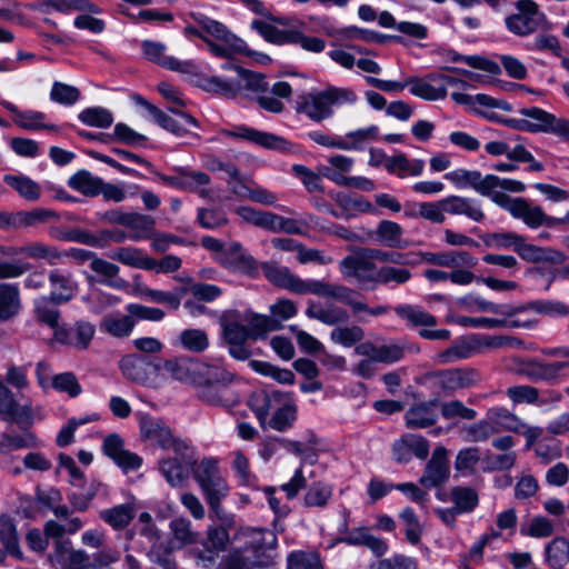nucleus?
<instances>
[{
    "label": "nucleus",
    "mask_w": 569,
    "mask_h": 569,
    "mask_svg": "<svg viewBox=\"0 0 569 569\" xmlns=\"http://www.w3.org/2000/svg\"><path fill=\"white\" fill-rule=\"evenodd\" d=\"M44 418L42 408L33 406L30 399L20 403L13 396L12 391L0 380V419L8 422L17 423L20 429H29L34 421Z\"/></svg>",
    "instance_id": "nucleus-11"
},
{
    "label": "nucleus",
    "mask_w": 569,
    "mask_h": 569,
    "mask_svg": "<svg viewBox=\"0 0 569 569\" xmlns=\"http://www.w3.org/2000/svg\"><path fill=\"white\" fill-rule=\"evenodd\" d=\"M376 239L381 246L391 249H406L409 241L403 238L402 227L391 220H381L375 231H367V241Z\"/></svg>",
    "instance_id": "nucleus-27"
},
{
    "label": "nucleus",
    "mask_w": 569,
    "mask_h": 569,
    "mask_svg": "<svg viewBox=\"0 0 569 569\" xmlns=\"http://www.w3.org/2000/svg\"><path fill=\"white\" fill-rule=\"evenodd\" d=\"M163 369L171 378L192 386H198L208 379H223L220 367L211 366L190 357H180L167 360Z\"/></svg>",
    "instance_id": "nucleus-10"
},
{
    "label": "nucleus",
    "mask_w": 569,
    "mask_h": 569,
    "mask_svg": "<svg viewBox=\"0 0 569 569\" xmlns=\"http://www.w3.org/2000/svg\"><path fill=\"white\" fill-rule=\"evenodd\" d=\"M306 315L307 317L319 320L328 326L346 322L349 318L348 312L338 306H322L321 303L313 301L309 302L308 308L306 309Z\"/></svg>",
    "instance_id": "nucleus-37"
},
{
    "label": "nucleus",
    "mask_w": 569,
    "mask_h": 569,
    "mask_svg": "<svg viewBox=\"0 0 569 569\" xmlns=\"http://www.w3.org/2000/svg\"><path fill=\"white\" fill-rule=\"evenodd\" d=\"M50 284V298L57 303L70 301L78 292L79 284L73 274L60 269H53L48 276Z\"/></svg>",
    "instance_id": "nucleus-28"
},
{
    "label": "nucleus",
    "mask_w": 569,
    "mask_h": 569,
    "mask_svg": "<svg viewBox=\"0 0 569 569\" xmlns=\"http://www.w3.org/2000/svg\"><path fill=\"white\" fill-rule=\"evenodd\" d=\"M445 210L449 214L465 216L475 222L485 219V212L479 200L461 196H449L445 198Z\"/></svg>",
    "instance_id": "nucleus-30"
},
{
    "label": "nucleus",
    "mask_w": 569,
    "mask_h": 569,
    "mask_svg": "<svg viewBox=\"0 0 569 569\" xmlns=\"http://www.w3.org/2000/svg\"><path fill=\"white\" fill-rule=\"evenodd\" d=\"M174 458L159 460L158 468L166 481L173 488L182 487L188 478L193 460V450L187 445L182 452H174Z\"/></svg>",
    "instance_id": "nucleus-18"
},
{
    "label": "nucleus",
    "mask_w": 569,
    "mask_h": 569,
    "mask_svg": "<svg viewBox=\"0 0 569 569\" xmlns=\"http://www.w3.org/2000/svg\"><path fill=\"white\" fill-rule=\"evenodd\" d=\"M224 256L226 263L236 271L251 274L257 270L256 260L246 252L239 242L231 243Z\"/></svg>",
    "instance_id": "nucleus-43"
},
{
    "label": "nucleus",
    "mask_w": 569,
    "mask_h": 569,
    "mask_svg": "<svg viewBox=\"0 0 569 569\" xmlns=\"http://www.w3.org/2000/svg\"><path fill=\"white\" fill-rule=\"evenodd\" d=\"M170 545L172 548H182L197 542L198 532L193 530L191 521L186 517H174L169 522Z\"/></svg>",
    "instance_id": "nucleus-35"
},
{
    "label": "nucleus",
    "mask_w": 569,
    "mask_h": 569,
    "mask_svg": "<svg viewBox=\"0 0 569 569\" xmlns=\"http://www.w3.org/2000/svg\"><path fill=\"white\" fill-rule=\"evenodd\" d=\"M230 541L229 529L226 525L209 526L200 546L192 548L191 552L199 563L209 567L228 548Z\"/></svg>",
    "instance_id": "nucleus-15"
},
{
    "label": "nucleus",
    "mask_w": 569,
    "mask_h": 569,
    "mask_svg": "<svg viewBox=\"0 0 569 569\" xmlns=\"http://www.w3.org/2000/svg\"><path fill=\"white\" fill-rule=\"evenodd\" d=\"M220 322L227 343L246 342L248 339H251L240 312H226L221 317Z\"/></svg>",
    "instance_id": "nucleus-36"
},
{
    "label": "nucleus",
    "mask_w": 569,
    "mask_h": 569,
    "mask_svg": "<svg viewBox=\"0 0 569 569\" xmlns=\"http://www.w3.org/2000/svg\"><path fill=\"white\" fill-rule=\"evenodd\" d=\"M136 326L133 317L122 315L120 312H112L104 316L100 322V330L114 337V338H127L129 337Z\"/></svg>",
    "instance_id": "nucleus-34"
},
{
    "label": "nucleus",
    "mask_w": 569,
    "mask_h": 569,
    "mask_svg": "<svg viewBox=\"0 0 569 569\" xmlns=\"http://www.w3.org/2000/svg\"><path fill=\"white\" fill-rule=\"evenodd\" d=\"M90 269L101 276L100 283L113 289H124L128 283L124 279L118 278L120 269L117 264L99 258L98 256L90 262Z\"/></svg>",
    "instance_id": "nucleus-44"
},
{
    "label": "nucleus",
    "mask_w": 569,
    "mask_h": 569,
    "mask_svg": "<svg viewBox=\"0 0 569 569\" xmlns=\"http://www.w3.org/2000/svg\"><path fill=\"white\" fill-rule=\"evenodd\" d=\"M94 332L96 328L91 322L80 320L73 326L62 325L57 327L52 340L59 345L83 350L90 345Z\"/></svg>",
    "instance_id": "nucleus-19"
},
{
    "label": "nucleus",
    "mask_w": 569,
    "mask_h": 569,
    "mask_svg": "<svg viewBox=\"0 0 569 569\" xmlns=\"http://www.w3.org/2000/svg\"><path fill=\"white\" fill-rule=\"evenodd\" d=\"M410 92L427 101L442 100L447 97V90L439 82L430 80V74L423 79L409 78Z\"/></svg>",
    "instance_id": "nucleus-41"
},
{
    "label": "nucleus",
    "mask_w": 569,
    "mask_h": 569,
    "mask_svg": "<svg viewBox=\"0 0 569 569\" xmlns=\"http://www.w3.org/2000/svg\"><path fill=\"white\" fill-rule=\"evenodd\" d=\"M248 405L261 426L272 413L269 427L280 432L290 429L297 420L298 408L289 392L279 390L257 391L250 396Z\"/></svg>",
    "instance_id": "nucleus-1"
},
{
    "label": "nucleus",
    "mask_w": 569,
    "mask_h": 569,
    "mask_svg": "<svg viewBox=\"0 0 569 569\" xmlns=\"http://www.w3.org/2000/svg\"><path fill=\"white\" fill-rule=\"evenodd\" d=\"M356 291L349 287L331 283L328 297L350 306L353 312H368L371 316H381L389 311L387 306L368 307L366 303L356 299Z\"/></svg>",
    "instance_id": "nucleus-33"
},
{
    "label": "nucleus",
    "mask_w": 569,
    "mask_h": 569,
    "mask_svg": "<svg viewBox=\"0 0 569 569\" xmlns=\"http://www.w3.org/2000/svg\"><path fill=\"white\" fill-rule=\"evenodd\" d=\"M37 438L31 432L23 436L0 432V455H9L14 450L37 447Z\"/></svg>",
    "instance_id": "nucleus-59"
},
{
    "label": "nucleus",
    "mask_w": 569,
    "mask_h": 569,
    "mask_svg": "<svg viewBox=\"0 0 569 569\" xmlns=\"http://www.w3.org/2000/svg\"><path fill=\"white\" fill-rule=\"evenodd\" d=\"M395 311L412 327H432L437 323V319L419 306L400 305L395 308Z\"/></svg>",
    "instance_id": "nucleus-53"
},
{
    "label": "nucleus",
    "mask_w": 569,
    "mask_h": 569,
    "mask_svg": "<svg viewBox=\"0 0 569 569\" xmlns=\"http://www.w3.org/2000/svg\"><path fill=\"white\" fill-rule=\"evenodd\" d=\"M486 418L500 431L515 432L521 426V419L505 407H491L486 412Z\"/></svg>",
    "instance_id": "nucleus-49"
},
{
    "label": "nucleus",
    "mask_w": 569,
    "mask_h": 569,
    "mask_svg": "<svg viewBox=\"0 0 569 569\" xmlns=\"http://www.w3.org/2000/svg\"><path fill=\"white\" fill-rule=\"evenodd\" d=\"M102 181L87 170H79L69 178L68 186L86 197H96L100 194Z\"/></svg>",
    "instance_id": "nucleus-48"
},
{
    "label": "nucleus",
    "mask_w": 569,
    "mask_h": 569,
    "mask_svg": "<svg viewBox=\"0 0 569 569\" xmlns=\"http://www.w3.org/2000/svg\"><path fill=\"white\" fill-rule=\"evenodd\" d=\"M134 517V508L131 503H122L100 512V518L113 529H123Z\"/></svg>",
    "instance_id": "nucleus-52"
},
{
    "label": "nucleus",
    "mask_w": 569,
    "mask_h": 569,
    "mask_svg": "<svg viewBox=\"0 0 569 569\" xmlns=\"http://www.w3.org/2000/svg\"><path fill=\"white\" fill-rule=\"evenodd\" d=\"M223 379H208L199 382L197 388L198 398L210 406H229L238 401V396L229 385L233 381L234 375L220 367Z\"/></svg>",
    "instance_id": "nucleus-17"
},
{
    "label": "nucleus",
    "mask_w": 569,
    "mask_h": 569,
    "mask_svg": "<svg viewBox=\"0 0 569 569\" xmlns=\"http://www.w3.org/2000/svg\"><path fill=\"white\" fill-rule=\"evenodd\" d=\"M139 425L141 437L151 443L166 450L171 449L173 452L187 449V443L177 438L162 419L144 415L141 416Z\"/></svg>",
    "instance_id": "nucleus-16"
},
{
    "label": "nucleus",
    "mask_w": 569,
    "mask_h": 569,
    "mask_svg": "<svg viewBox=\"0 0 569 569\" xmlns=\"http://www.w3.org/2000/svg\"><path fill=\"white\" fill-rule=\"evenodd\" d=\"M20 295L16 284H0V320L4 321L19 312Z\"/></svg>",
    "instance_id": "nucleus-50"
},
{
    "label": "nucleus",
    "mask_w": 569,
    "mask_h": 569,
    "mask_svg": "<svg viewBox=\"0 0 569 569\" xmlns=\"http://www.w3.org/2000/svg\"><path fill=\"white\" fill-rule=\"evenodd\" d=\"M445 179L458 189L471 188L480 196L488 197L493 203L495 196L500 194L501 190L512 193H521L526 190V184L522 181L500 178L496 174L482 176L478 170L463 168L447 172Z\"/></svg>",
    "instance_id": "nucleus-5"
},
{
    "label": "nucleus",
    "mask_w": 569,
    "mask_h": 569,
    "mask_svg": "<svg viewBox=\"0 0 569 569\" xmlns=\"http://www.w3.org/2000/svg\"><path fill=\"white\" fill-rule=\"evenodd\" d=\"M569 366L567 361L543 362L537 359L522 361L519 373L531 381H555L560 378L561 372Z\"/></svg>",
    "instance_id": "nucleus-25"
},
{
    "label": "nucleus",
    "mask_w": 569,
    "mask_h": 569,
    "mask_svg": "<svg viewBox=\"0 0 569 569\" xmlns=\"http://www.w3.org/2000/svg\"><path fill=\"white\" fill-rule=\"evenodd\" d=\"M102 451L123 470H137L142 465L138 455L124 449V441L118 433H110L103 439Z\"/></svg>",
    "instance_id": "nucleus-21"
},
{
    "label": "nucleus",
    "mask_w": 569,
    "mask_h": 569,
    "mask_svg": "<svg viewBox=\"0 0 569 569\" xmlns=\"http://www.w3.org/2000/svg\"><path fill=\"white\" fill-rule=\"evenodd\" d=\"M60 214L46 208H34L29 211L7 213L3 211L1 228H27L44 223L51 219H59Z\"/></svg>",
    "instance_id": "nucleus-26"
},
{
    "label": "nucleus",
    "mask_w": 569,
    "mask_h": 569,
    "mask_svg": "<svg viewBox=\"0 0 569 569\" xmlns=\"http://www.w3.org/2000/svg\"><path fill=\"white\" fill-rule=\"evenodd\" d=\"M3 181L28 201H37L40 198V186L26 176L6 174Z\"/></svg>",
    "instance_id": "nucleus-55"
},
{
    "label": "nucleus",
    "mask_w": 569,
    "mask_h": 569,
    "mask_svg": "<svg viewBox=\"0 0 569 569\" xmlns=\"http://www.w3.org/2000/svg\"><path fill=\"white\" fill-rule=\"evenodd\" d=\"M194 20L201 30L187 26L184 34L201 39L214 57L232 59L236 54H250L247 43L220 21L202 14H197Z\"/></svg>",
    "instance_id": "nucleus-2"
},
{
    "label": "nucleus",
    "mask_w": 569,
    "mask_h": 569,
    "mask_svg": "<svg viewBox=\"0 0 569 569\" xmlns=\"http://www.w3.org/2000/svg\"><path fill=\"white\" fill-rule=\"evenodd\" d=\"M450 497L453 508L460 513L472 511L479 502L478 493L470 487H455L451 489Z\"/></svg>",
    "instance_id": "nucleus-62"
},
{
    "label": "nucleus",
    "mask_w": 569,
    "mask_h": 569,
    "mask_svg": "<svg viewBox=\"0 0 569 569\" xmlns=\"http://www.w3.org/2000/svg\"><path fill=\"white\" fill-rule=\"evenodd\" d=\"M480 381V375L472 368H450L427 372L422 383L437 397H447L459 389H467Z\"/></svg>",
    "instance_id": "nucleus-8"
},
{
    "label": "nucleus",
    "mask_w": 569,
    "mask_h": 569,
    "mask_svg": "<svg viewBox=\"0 0 569 569\" xmlns=\"http://www.w3.org/2000/svg\"><path fill=\"white\" fill-rule=\"evenodd\" d=\"M136 102L139 106L143 107L149 112V114L152 117V119L164 130H167L178 137H182L188 132V130H187L188 124H186L181 120L179 121V120L171 118L170 116L164 113L162 110H160L158 107L153 106L152 103H150L149 101L143 99L142 97L138 96L136 98Z\"/></svg>",
    "instance_id": "nucleus-38"
},
{
    "label": "nucleus",
    "mask_w": 569,
    "mask_h": 569,
    "mask_svg": "<svg viewBox=\"0 0 569 569\" xmlns=\"http://www.w3.org/2000/svg\"><path fill=\"white\" fill-rule=\"evenodd\" d=\"M191 471L210 510L219 519H223L221 501L228 496L229 486L221 475L219 460L214 457H204L201 460L193 458Z\"/></svg>",
    "instance_id": "nucleus-6"
},
{
    "label": "nucleus",
    "mask_w": 569,
    "mask_h": 569,
    "mask_svg": "<svg viewBox=\"0 0 569 569\" xmlns=\"http://www.w3.org/2000/svg\"><path fill=\"white\" fill-rule=\"evenodd\" d=\"M506 192L501 190L500 194H496L495 203L529 228L537 229L541 226L550 228V222H555L541 207L532 206L526 198H511Z\"/></svg>",
    "instance_id": "nucleus-12"
},
{
    "label": "nucleus",
    "mask_w": 569,
    "mask_h": 569,
    "mask_svg": "<svg viewBox=\"0 0 569 569\" xmlns=\"http://www.w3.org/2000/svg\"><path fill=\"white\" fill-rule=\"evenodd\" d=\"M179 345L190 352L200 353L209 347V338L206 331L190 328L182 330L178 336Z\"/></svg>",
    "instance_id": "nucleus-58"
},
{
    "label": "nucleus",
    "mask_w": 569,
    "mask_h": 569,
    "mask_svg": "<svg viewBox=\"0 0 569 569\" xmlns=\"http://www.w3.org/2000/svg\"><path fill=\"white\" fill-rule=\"evenodd\" d=\"M242 320L247 323L248 331L252 340L266 337L270 331L280 329V323L268 316L258 315L250 310L241 313Z\"/></svg>",
    "instance_id": "nucleus-42"
},
{
    "label": "nucleus",
    "mask_w": 569,
    "mask_h": 569,
    "mask_svg": "<svg viewBox=\"0 0 569 569\" xmlns=\"http://www.w3.org/2000/svg\"><path fill=\"white\" fill-rule=\"evenodd\" d=\"M536 312L550 318H562L569 315V306L559 300H535L517 306V315Z\"/></svg>",
    "instance_id": "nucleus-40"
},
{
    "label": "nucleus",
    "mask_w": 569,
    "mask_h": 569,
    "mask_svg": "<svg viewBox=\"0 0 569 569\" xmlns=\"http://www.w3.org/2000/svg\"><path fill=\"white\" fill-rule=\"evenodd\" d=\"M437 400L413 405L405 415L406 426L410 429H425L433 426L438 418Z\"/></svg>",
    "instance_id": "nucleus-29"
},
{
    "label": "nucleus",
    "mask_w": 569,
    "mask_h": 569,
    "mask_svg": "<svg viewBox=\"0 0 569 569\" xmlns=\"http://www.w3.org/2000/svg\"><path fill=\"white\" fill-rule=\"evenodd\" d=\"M449 473L448 450L439 446L433 450L419 482L427 489L436 488L448 480Z\"/></svg>",
    "instance_id": "nucleus-22"
},
{
    "label": "nucleus",
    "mask_w": 569,
    "mask_h": 569,
    "mask_svg": "<svg viewBox=\"0 0 569 569\" xmlns=\"http://www.w3.org/2000/svg\"><path fill=\"white\" fill-rule=\"evenodd\" d=\"M477 352L476 340H457L445 351L436 356V361L440 365L456 362L458 360L471 358Z\"/></svg>",
    "instance_id": "nucleus-47"
},
{
    "label": "nucleus",
    "mask_w": 569,
    "mask_h": 569,
    "mask_svg": "<svg viewBox=\"0 0 569 569\" xmlns=\"http://www.w3.org/2000/svg\"><path fill=\"white\" fill-rule=\"evenodd\" d=\"M357 101L358 94L353 89L329 86L321 91L301 94L296 111L315 122H321L333 116V107L353 106Z\"/></svg>",
    "instance_id": "nucleus-3"
},
{
    "label": "nucleus",
    "mask_w": 569,
    "mask_h": 569,
    "mask_svg": "<svg viewBox=\"0 0 569 569\" xmlns=\"http://www.w3.org/2000/svg\"><path fill=\"white\" fill-rule=\"evenodd\" d=\"M262 272L272 284L289 290L293 293H312L327 298L331 283L321 280H303L292 273L288 267L276 262H264L261 266Z\"/></svg>",
    "instance_id": "nucleus-9"
},
{
    "label": "nucleus",
    "mask_w": 569,
    "mask_h": 569,
    "mask_svg": "<svg viewBox=\"0 0 569 569\" xmlns=\"http://www.w3.org/2000/svg\"><path fill=\"white\" fill-rule=\"evenodd\" d=\"M6 256H26L32 259H43L50 264L57 263L58 260L62 259V252L57 248L47 246L42 242H29L20 247H8L2 250Z\"/></svg>",
    "instance_id": "nucleus-32"
},
{
    "label": "nucleus",
    "mask_w": 569,
    "mask_h": 569,
    "mask_svg": "<svg viewBox=\"0 0 569 569\" xmlns=\"http://www.w3.org/2000/svg\"><path fill=\"white\" fill-rule=\"evenodd\" d=\"M156 221L151 216L130 212L127 227L131 230L130 238L134 241L151 238Z\"/></svg>",
    "instance_id": "nucleus-57"
},
{
    "label": "nucleus",
    "mask_w": 569,
    "mask_h": 569,
    "mask_svg": "<svg viewBox=\"0 0 569 569\" xmlns=\"http://www.w3.org/2000/svg\"><path fill=\"white\" fill-rule=\"evenodd\" d=\"M403 258L405 254L398 251L360 248L339 262V270L343 278L355 279L359 284H376L379 268L373 260L385 263H403Z\"/></svg>",
    "instance_id": "nucleus-4"
},
{
    "label": "nucleus",
    "mask_w": 569,
    "mask_h": 569,
    "mask_svg": "<svg viewBox=\"0 0 569 569\" xmlns=\"http://www.w3.org/2000/svg\"><path fill=\"white\" fill-rule=\"evenodd\" d=\"M241 535L246 537L244 546L231 552L247 569L267 567L273 562L278 540L272 530L246 528Z\"/></svg>",
    "instance_id": "nucleus-7"
},
{
    "label": "nucleus",
    "mask_w": 569,
    "mask_h": 569,
    "mask_svg": "<svg viewBox=\"0 0 569 569\" xmlns=\"http://www.w3.org/2000/svg\"><path fill=\"white\" fill-rule=\"evenodd\" d=\"M481 459L480 449L477 447H468L458 451L455 459V469L462 476H471L475 473L476 467Z\"/></svg>",
    "instance_id": "nucleus-64"
},
{
    "label": "nucleus",
    "mask_w": 569,
    "mask_h": 569,
    "mask_svg": "<svg viewBox=\"0 0 569 569\" xmlns=\"http://www.w3.org/2000/svg\"><path fill=\"white\" fill-rule=\"evenodd\" d=\"M378 137L379 128L376 124L349 131L345 137H339V149L346 151L360 150L367 141L376 140Z\"/></svg>",
    "instance_id": "nucleus-45"
},
{
    "label": "nucleus",
    "mask_w": 569,
    "mask_h": 569,
    "mask_svg": "<svg viewBox=\"0 0 569 569\" xmlns=\"http://www.w3.org/2000/svg\"><path fill=\"white\" fill-rule=\"evenodd\" d=\"M422 258L426 262L443 268L455 269L458 267H476L478 259L465 250H453L448 252H425Z\"/></svg>",
    "instance_id": "nucleus-31"
},
{
    "label": "nucleus",
    "mask_w": 569,
    "mask_h": 569,
    "mask_svg": "<svg viewBox=\"0 0 569 569\" xmlns=\"http://www.w3.org/2000/svg\"><path fill=\"white\" fill-rule=\"evenodd\" d=\"M109 257L122 264L151 270L156 266V260L146 256L142 250L133 247H120L110 252Z\"/></svg>",
    "instance_id": "nucleus-39"
},
{
    "label": "nucleus",
    "mask_w": 569,
    "mask_h": 569,
    "mask_svg": "<svg viewBox=\"0 0 569 569\" xmlns=\"http://www.w3.org/2000/svg\"><path fill=\"white\" fill-rule=\"evenodd\" d=\"M0 541L10 555L21 558L16 525L8 516L0 517Z\"/></svg>",
    "instance_id": "nucleus-63"
},
{
    "label": "nucleus",
    "mask_w": 569,
    "mask_h": 569,
    "mask_svg": "<svg viewBox=\"0 0 569 569\" xmlns=\"http://www.w3.org/2000/svg\"><path fill=\"white\" fill-rule=\"evenodd\" d=\"M461 437L467 442H485L491 436L497 433V428L491 426L487 418L477 422L463 426L461 428Z\"/></svg>",
    "instance_id": "nucleus-61"
},
{
    "label": "nucleus",
    "mask_w": 569,
    "mask_h": 569,
    "mask_svg": "<svg viewBox=\"0 0 569 569\" xmlns=\"http://www.w3.org/2000/svg\"><path fill=\"white\" fill-rule=\"evenodd\" d=\"M143 54L148 60L171 71L188 73L193 70L191 61H179L174 57L166 54V46L161 42L144 40L141 43Z\"/></svg>",
    "instance_id": "nucleus-24"
},
{
    "label": "nucleus",
    "mask_w": 569,
    "mask_h": 569,
    "mask_svg": "<svg viewBox=\"0 0 569 569\" xmlns=\"http://www.w3.org/2000/svg\"><path fill=\"white\" fill-rule=\"evenodd\" d=\"M545 559L555 569L563 568L569 561V540L557 537L545 548Z\"/></svg>",
    "instance_id": "nucleus-51"
},
{
    "label": "nucleus",
    "mask_w": 569,
    "mask_h": 569,
    "mask_svg": "<svg viewBox=\"0 0 569 569\" xmlns=\"http://www.w3.org/2000/svg\"><path fill=\"white\" fill-rule=\"evenodd\" d=\"M332 486L325 482H315L306 491L303 503L308 508H325L332 498Z\"/></svg>",
    "instance_id": "nucleus-60"
},
{
    "label": "nucleus",
    "mask_w": 569,
    "mask_h": 569,
    "mask_svg": "<svg viewBox=\"0 0 569 569\" xmlns=\"http://www.w3.org/2000/svg\"><path fill=\"white\" fill-rule=\"evenodd\" d=\"M517 13L506 18L507 29L517 36H528L536 32L546 20L543 12L532 0H518Z\"/></svg>",
    "instance_id": "nucleus-14"
},
{
    "label": "nucleus",
    "mask_w": 569,
    "mask_h": 569,
    "mask_svg": "<svg viewBox=\"0 0 569 569\" xmlns=\"http://www.w3.org/2000/svg\"><path fill=\"white\" fill-rule=\"evenodd\" d=\"M519 114L528 121V132L551 133L569 142V120L538 107L522 108Z\"/></svg>",
    "instance_id": "nucleus-13"
},
{
    "label": "nucleus",
    "mask_w": 569,
    "mask_h": 569,
    "mask_svg": "<svg viewBox=\"0 0 569 569\" xmlns=\"http://www.w3.org/2000/svg\"><path fill=\"white\" fill-rule=\"evenodd\" d=\"M222 133L228 137L250 141L252 143L271 150L290 152L292 149V144L280 136L270 132L259 131L246 126L236 127L233 130H224L222 131Z\"/></svg>",
    "instance_id": "nucleus-20"
},
{
    "label": "nucleus",
    "mask_w": 569,
    "mask_h": 569,
    "mask_svg": "<svg viewBox=\"0 0 569 569\" xmlns=\"http://www.w3.org/2000/svg\"><path fill=\"white\" fill-rule=\"evenodd\" d=\"M50 234L53 238H57L59 240L63 241H71V242H78L82 244H87L90 247L96 248H104L107 247V238L100 237V234H93L88 230L84 229H71V230H59V229H52L50 231Z\"/></svg>",
    "instance_id": "nucleus-46"
},
{
    "label": "nucleus",
    "mask_w": 569,
    "mask_h": 569,
    "mask_svg": "<svg viewBox=\"0 0 569 569\" xmlns=\"http://www.w3.org/2000/svg\"><path fill=\"white\" fill-rule=\"evenodd\" d=\"M251 28L257 31L266 41L273 44L290 43L293 29L281 30L272 23L263 20H253Z\"/></svg>",
    "instance_id": "nucleus-54"
},
{
    "label": "nucleus",
    "mask_w": 569,
    "mask_h": 569,
    "mask_svg": "<svg viewBox=\"0 0 569 569\" xmlns=\"http://www.w3.org/2000/svg\"><path fill=\"white\" fill-rule=\"evenodd\" d=\"M57 302L50 297H40L34 300V313L38 321L56 330L59 325L60 312Z\"/></svg>",
    "instance_id": "nucleus-56"
},
{
    "label": "nucleus",
    "mask_w": 569,
    "mask_h": 569,
    "mask_svg": "<svg viewBox=\"0 0 569 569\" xmlns=\"http://www.w3.org/2000/svg\"><path fill=\"white\" fill-rule=\"evenodd\" d=\"M429 455V442L419 435L407 433L392 445V457L399 463L409 462L412 457L426 459Z\"/></svg>",
    "instance_id": "nucleus-23"
}]
</instances>
